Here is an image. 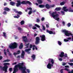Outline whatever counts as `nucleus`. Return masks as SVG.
<instances>
[{"label":"nucleus","mask_w":73,"mask_h":73,"mask_svg":"<svg viewBox=\"0 0 73 73\" xmlns=\"http://www.w3.org/2000/svg\"><path fill=\"white\" fill-rule=\"evenodd\" d=\"M47 62L48 63L47 65V68L49 69H51L52 67L53 66V64L54 62V61L53 59H49L47 60Z\"/></svg>","instance_id":"f03ea898"},{"label":"nucleus","mask_w":73,"mask_h":73,"mask_svg":"<svg viewBox=\"0 0 73 73\" xmlns=\"http://www.w3.org/2000/svg\"><path fill=\"white\" fill-rule=\"evenodd\" d=\"M13 54L14 55V56H16V55H17V54H17V53L14 52V53Z\"/></svg>","instance_id":"5fc2aeb1"},{"label":"nucleus","mask_w":73,"mask_h":73,"mask_svg":"<svg viewBox=\"0 0 73 73\" xmlns=\"http://www.w3.org/2000/svg\"><path fill=\"white\" fill-rule=\"evenodd\" d=\"M10 61V60L9 59H7L3 61V62H9V61Z\"/></svg>","instance_id":"c756f323"},{"label":"nucleus","mask_w":73,"mask_h":73,"mask_svg":"<svg viewBox=\"0 0 73 73\" xmlns=\"http://www.w3.org/2000/svg\"><path fill=\"white\" fill-rule=\"evenodd\" d=\"M33 45L32 44H30L29 46L30 48L26 49L25 50V51L26 52H28V53L29 54H30V52H29V51H30V50H31V48H32V46L33 47Z\"/></svg>","instance_id":"1a4fd4ad"},{"label":"nucleus","mask_w":73,"mask_h":73,"mask_svg":"<svg viewBox=\"0 0 73 73\" xmlns=\"http://www.w3.org/2000/svg\"><path fill=\"white\" fill-rule=\"evenodd\" d=\"M39 7L40 8H44V7H45V5H40Z\"/></svg>","instance_id":"393cba45"},{"label":"nucleus","mask_w":73,"mask_h":73,"mask_svg":"<svg viewBox=\"0 0 73 73\" xmlns=\"http://www.w3.org/2000/svg\"><path fill=\"white\" fill-rule=\"evenodd\" d=\"M67 64V63L63 62L62 63V65L64 66V65H66Z\"/></svg>","instance_id":"ea45409f"},{"label":"nucleus","mask_w":73,"mask_h":73,"mask_svg":"<svg viewBox=\"0 0 73 73\" xmlns=\"http://www.w3.org/2000/svg\"><path fill=\"white\" fill-rule=\"evenodd\" d=\"M33 47H35V49H36V50H37V47H36V46H35V45H33Z\"/></svg>","instance_id":"a18cd8bd"},{"label":"nucleus","mask_w":73,"mask_h":73,"mask_svg":"<svg viewBox=\"0 0 73 73\" xmlns=\"http://www.w3.org/2000/svg\"><path fill=\"white\" fill-rule=\"evenodd\" d=\"M37 29V28L35 27H33V29Z\"/></svg>","instance_id":"3c124183"},{"label":"nucleus","mask_w":73,"mask_h":73,"mask_svg":"<svg viewBox=\"0 0 73 73\" xmlns=\"http://www.w3.org/2000/svg\"><path fill=\"white\" fill-rule=\"evenodd\" d=\"M64 70H66L67 72H68V73H73V70H72L71 71H70V69H68L66 68L64 69Z\"/></svg>","instance_id":"9d476101"},{"label":"nucleus","mask_w":73,"mask_h":73,"mask_svg":"<svg viewBox=\"0 0 73 73\" xmlns=\"http://www.w3.org/2000/svg\"><path fill=\"white\" fill-rule=\"evenodd\" d=\"M14 11H15V12L17 14V16H14V18H17V19H19V17H20V15H21L22 14V12L21 11H18L15 9H13Z\"/></svg>","instance_id":"6e6552de"},{"label":"nucleus","mask_w":73,"mask_h":73,"mask_svg":"<svg viewBox=\"0 0 73 73\" xmlns=\"http://www.w3.org/2000/svg\"><path fill=\"white\" fill-rule=\"evenodd\" d=\"M17 64V62H15V63H13L12 64V65H16Z\"/></svg>","instance_id":"bf43d9fd"},{"label":"nucleus","mask_w":73,"mask_h":73,"mask_svg":"<svg viewBox=\"0 0 73 73\" xmlns=\"http://www.w3.org/2000/svg\"><path fill=\"white\" fill-rule=\"evenodd\" d=\"M26 71L28 73H30V72H31V71H30V70L28 69H26Z\"/></svg>","instance_id":"f704fd0d"},{"label":"nucleus","mask_w":73,"mask_h":73,"mask_svg":"<svg viewBox=\"0 0 73 73\" xmlns=\"http://www.w3.org/2000/svg\"><path fill=\"white\" fill-rule=\"evenodd\" d=\"M35 47H33V50H35Z\"/></svg>","instance_id":"774afa93"},{"label":"nucleus","mask_w":73,"mask_h":73,"mask_svg":"<svg viewBox=\"0 0 73 73\" xmlns=\"http://www.w3.org/2000/svg\"><path fill=\"white\" fill-rule=\"evenodd\" d=\"M64 4H65L64 2H62L60 3V5H64Z\"/></svg>","instance_id":"a19ab883"},{"label":"nucleus","mask_w":73,"mask_h":73,"mask_svg":"<svg viewBox=\"0 0 73 73\" xmlns=\"http://www.w3.org/2000/svg\"><path fill=\"white\" fill-rule=\"evenodd\" d=\"M67 39H64V41L65 42H67L69 41V40H71L72 39V38L71 37H68L67 38Z\"/></svg>","instance_id":"6ab92c4d"},{"label":"nucleus","mask_w":73,"mask_h":73,"mask_svg":"<svg viewBox=\"0 0 73 73\" xmlns=\"http://www.w3.org/2000/svg\"><path fill=\"white\" fill-rule=\"evenodd\" d=\"M7 53H8V54L9 56H11V54L9 52V50L8 49H7Z\"/></svg>","instance_id":"bb28decb"},{"label":"nucleus","mask_w":73,"mask_h":73,"mask_svg":"<svg viewBox=\"0 0 73 73\" xmlns=\"http://www.w3.org/2000/svg\"><path fill=\"white\" fill-rule=\"evenodd\" d=\"M17 46V43L14 42L11 43L9 45V48L11 49H13L16 48Z\"/></svg>","instance_id":"39448f33"},{"label":"nucleus","mask_w":73,"mask_h":73,"mask_svg":"<svg viewBox=\"0 0 73 73\" xmlns=\"http://www.w3.org/2000/svg\"><path fill=\"white\" fill-rule=\"evenodd\" d=\"M4 10L6 11H10V9L8 7H5L4 9Z\"/></svg>","instance_id":"aec40b11"},{"label":"nucleus","mask_w":73,"mask_h":73,"mask_svg":"<svg viewBox=\"0 0 73 73\" xmlns=\"http://www.w3.org/2000/svg\"><path fill=\"white\" fill-rule=\"evenodd\" d=\"M49 24L46 25V27L47 28H49Z\"/></svg>","instance_id":"6e6d98bb"},{"label":"nucleus","mask_w":73,"mask_h":73,"mask_svg":"<svg viewBox=\"0 0 73 73\" xmlns=\"http://www.w3.org/2000/svg\"><path fill=\"white\" fill-rule=\"evenodd\" d=\"M3 65L5 66L3 68L2 67L0 66V69H1V68H3V70L5 71V72H7V68H8V66L6 65H10V64H9V63H4Z\"/></svg>","instance_id":"0eeeda50"},{"label":"nucleus","mask_w":73,"mask_h":73,"mask_svg":"<svg viewBox=\"0 0 73 73\" xmlns=\"http://www.w3.org/2000/svg\"><path fill=\"white\" fill-rule=\"evenodd\" d=\"M54 5H52L51 6H49V5L48 4L46 5V7L47 9H49L51 7H54Z\"/></svg>","instance_id":"9b49d317"},{"label":"nucleus","mask_w":73,"mask_h":73,"mask_svg":"<svg viewBox=\"0 0 73 73\" xmlns=\"http://www.w3.org/2000/svg\"><path fill=\"white\" fill-rule=\"evenodd\" d=\"M68 64L70 66H73V63H68Z\"/></svg>","instance_id":"c9c22d12"},{"label":"nucleus","mask_w":73,"mask_h":73,"mask_svg":"<svg viewBox=\"0 0 73 73\" xmlns=\"http://www.w3.org/2000/svg\"><path fill=\"white\" fill-rule=\"evenodd\" d=\"M27 9L28 10H32V9L31 7L28 8Z\"/></svg>","instance_id":"8fccbe9b"},{"label":"nucleus","mask_w":73,"mask_h":73,"mask_svg":"<svg viewBox=\"0 0 73 73\" xmlns=\"http://www.w3.org/2000/svg\"><path fill=\"white\" fill-rule=\"evenodd\" d=\"M35 26L36 27H37L38 28H40V26L38 25H37V24H35Z\"/></svg>","instance_id":"e433bc0d"},{"label":"nucleus","mask_w":73,"mask_h":73,"mask_svg":"<svg viewBox=\"0 0 73 73\" xmlns=\"http://www.w3.org/2000/svg\"><path fill=\"white\" fill-rule=\"evenodd\" d=\"M46 32L47 33H48L49 34L51 35L53 34V35H55V33L54 32H53L52 31H49L48 30H46Z\"/></svg>","instance_id":"4468645a"},{"label":"nucleus","mask_w":73,"mask_h":73,"mask_svg":"<svg viewBox=\"0 0 73 73\" xmlns=\"http://www.w3.org/2000/svg\"><path fill=\"white\" fill-rule=\"evenodd\" d=\"M29 43H28L26 44L25 45V46L26 47V48H29Z\"/></svg>","instance_id":"473e14b6"},{"label":"nucleus","mask_w":73,"mask_h":73,"mask_svg":"<svg viewBox=\"0 0 73 73\" xmlns=\"http://www.w3.org/2000/svg\"><path fill=\"white\" fill-rule=\"evenodd\" d=\"M47 1H48V2H50V3L51 2V1L50 0H47Z\"/></svg>","instance_id":"338daca9"},{"label":"nucleus","mask_w":73,"mask_h":73,"mask_svg":"<svg viewBox=\"0 0 73 73\" xmlns=\"http://www.w3.org/2000/svg\"><path fill=\"white\" fill-rule=\"evenodd\" d=\"M41 37V41H44L45 40V36L44 35H42L40 36Z\"/></svg>","instance_id":"f8f14e48"},{"label":"nucleus","mask_w":73,"mask_h":73,"mask_svg":"<svg viewBox=\"0 0 73 73\" xmlns=\"http://www.w3.org/2000/svg\"><path fill=\"white\" fill-rule=\"evenodd\" d=\"M37 1L38 4H42V0H37Z\"/></svg>","instance_id":"412c9836"},{"label":"nucleus","mask_w":73,"mask_h":73,"mask_svg":"<svg viewBox=\"0 0 73 73\" xmlns=\"http://www.w3.org/2000/svg\"><path fill=\"white\" fill-rule=\"evenodd\" d=\"M3 15H7V12L5 11H4L3 13Z\"/></svg>","instance_id":"37998d69"},{"label":"nucleus","mask_w":73,"mask_h":73,"mask_svg":"<svg viewBox=\"0 0 73 73\" xmlns=\"http://www.w3.org/2000/svg\"><path fill=\"white\" fill-rule=\"evenodd\" d=\"M10 4L11 5H15V2L11 1L10 3Z\"/></svg>","instance_id":"a878e982"},{"label":"nucleus","mask_w":73,"mask_h":73,"mask_svg":"<svg viewBox=\"0 0 73 73\" xmlns=\"http://www.w3.org/2000/svg\"><path fill=\"white\" fill-rule=\"evenodd\" d=\"M31 57L33 60H35L36 58V55L35 54H33L31 56Z\"/></svg>","instance_id":"5701e85b"},{"label":"nucleus","mask_w":73,"mask_h":73,"mask_svg":"<svg viewBox=\"0 0 73 73\" xmlns=\"http://www.w3.org/2000/svg\"><path fill=\"white\" fill-rule=\"evenodd\" d=\"M63 70H64V69H62L60 71V72H61V73H63Z\"/></svg>","instance_id":"603ef678"},{"label":"nucleus","mask_w":73,"mask_h":73,"mask_svg":"<svg viewBox=\"0 0 73 73\" xmlns=\"http://www.w3.org/2000/svg\"><path fill=\"white\" fill-rule=\"evenodd\" d=\"M62 9L65 11V12H67V11H68V9H67V7H63L62 8Z\"/></svg>","instance_id":"f3484780"},{"label":"nucleus","mask_w":73,"mask_h":73,"mask_svg":"<svg viewBox=\"0 0 73 73\" xmlns=\"http://www.w3.org/2000/svg\"><path fill=\"white\" fill-rule=\"evenodd\" d=\"M7 3H4V6H5V5H7Z\"/></svg>","instance_id":"0e129e2a"},{"label":"nucleus","mask_w":73,"mask_h":73,"mask_svg":"<svg viewBox=\"0 0 73 73\" xmlns=\"http://www.w3.org/2000/svg\"><path fill=\"white\" fill-rule=\"evenodd\" d=\"M39 41H40V38L38 37H36V44H38L39 43Z\"/></svg>","instance_id":"2eb2a0df"},{"label":"nucleus","mask_w":73,"mask_h":73,"mask_svg":"<svg viewBox=\"0 0 73 73\" xmlns=\"http://www.w3.org/2000/svg\"><path fill=\"white\" fill-rule=\"evenodd\" d=\"M17 7L20 6L21 4H29V5H31V4H32L31 3L28 1H23L21 2L20 1H17Z\"/></svg>","instance_id":"20e7f679"},{"label":"nucleus","mask_w":73,"mask_h":73,"mask_svg":"<svg viewBox=\"0 0 73 73\" xmlns=\"http://www.w3.org/2000/svg\"><path fill=\"white\" fill-rule=\"evenodd\" d=\"M24 63H19L17 65H16L15 66V68H14V71L13 73H16L18 71V67L22 72L23 73H27V72H25L26 69V67L23 66Z\"/></svg>","instance_id":"f257e3e1"},{"label":"nucleus","mask_w":73,"mask_h":73,"mask_svg":"<svg viewBox=\"0 0 73 73\" xmlns=\"http://www.w3.org/2000/svg\"><path fill=\"white\" fill-rule=\"evenodd\" d=\"M40 21V19L38 18L36 19V22H37V23H39Z\"/></svg>","instance_id":"4c0bfd02"},{"label":"nucleus","mask_w":73,"mask_h":73,"mask_svg":"<svg viewBox=\"0 0 73 73\" xmlns=\"http://www.w3.org/2000/svg\"><path fill=\"white\" fill-rule=\"evenodd\" d=\"M21 25H23V24H24V21H21Z\"/></svg>","instance_id":"c85d7f7f"},{"label":"nucleus","mask_w":73,"mask_h":73,"mask_svg":"<svg viewBox=\"0 0 73 73\" xmlns=\"http://www.w3.org/2000/svg\"><path fill=\"white\" fill-rule=\"evenodd\" d=\"M62 32H64V34L66 36H72V41H73V34L72 33V32H71L68 31V30H62Z\"/></svg>","instance_id":"7ed1b4c3"},{"label":"nucleus","mask_w":73,"mask_h":73,"mask_svg":"<svg viewBox=\"0 0 73 73\" xmlns=\"http://www.w3.org/2000/svg\"><path fill=\"white\" fill-rule=\"evenodd\" d=\"M51 16L53 17V19H55L56 20L59 21H60V18L58 17L59 15L58 14H56V13H52L51 14Z\"/></svg>","instance_id":"423d86ee"},{"label":"nucleus","mask_w":73,"mask_h":73,"mask_svg":"<svg viewBox=\"0 0 73 73\" xmlns=\"http://www.w3.org/2000/svg\"><path fill=\"white\" fill-rule=\"evenodd\" d=\"M42 26L43 31H45V26H44L43 25H42Z\"/></svg>","instance_id":"2f4dec72"},{"label":"nucleus","mask_w":73,"mask_h":73,"mask_svg":"<svg viewBox=\"0 0 73 73\" xmlns=\"http://www.w3.org/2000/svg\"><path fill=\"white\" fill-rule=\"evenodd\" d=\"M61 8H57L55 9V11H60Z\"/></svg>","instance_id":"cd10ccee"},{"label":"nucleus","mask_w":73,"mask_h":73,"mask_svg":"<svg viewBox=\"0 0 73 73\" xmlns=\"http://www.w3.org/2000/svg\"><path fill=\"white\" fill-rule=\"evenodd\" d=\"M5 51H6V50H5V49L4 50V53L6 55H7V53H6V52H5Z\"/></svg>","instance_id":"09e8293b"},{"label":"nucleus","mask_w":73,"mask_h":73,"mask_svg":"<svg viewBox=\"0 0 73 73\" xmlns=\"http://www.w3.org/2000/svg\"><path fill=\"white\" fill-rule=\"evenodd\" d=\"M65 68H69V67L68 66H65Z\"/></svg>","instance_id":"e2e57ef3"},{"label":"nucleus","mask_w":73,"mask_h":73,"mask_svg":"<svg viewBox=\"0 0 73 73\" xmlns=\"http://www.w3.org/2000/svg\"><path fill=\"white\" fill-rule=\"evenodd\" d=\"M58 60H59V61H62V58H60V57H58Z\"/></svg>","instance_id":"79ce46f5"},{"label":"nucleus","mask_w":73,"mask_h":73,"mask_svg":"<svg viewBox=\"0 0 73 73\" xmlns=\"http://www.w3.org/2000/svg\"><path fill=\"white\" fill-rule=\"evenodd\" d=\"M44 19L45 18H44V17H42L41 19V20L42 21H44Z\"/></svg>","instance_id":"13d9d810"},{"label":"nucleus","mask_w":73,"mask_h":73,"mask_svg":"<svg viewBox=\"0 0 73 73\" xmlns=\"http://www.w3.org/2000/svg\"><path fill=\"white\" fill-rule=\"evenodd\" d=\"M20 53H21V51H20V50H19L18 51H17V53L18 54H20Z\"/></svg>","instance_id":"49530a36"},{"label":"nucleus","mask_w":73,"mask_h":73,"mask_svg":"<svg viewBox=\"0 0 73 73\" xmlns=\"http://www.w3.org/2000/svg\"><path fill=\"white\" fill-rule=\"evenodd\" d=\"M32 13V11H30L29 12L28 14L29 15H31V13Z\"/></svg>","instance_id":"c03bdc74"},{"label":"nucleus","mask_w":73,"mask_h":73,"mask_svg":"<svg viewBox=\"0 0 73 73\" xmlns=\"http://www.w3.org/2000/svg\"><path fill=\"white\" fill-rule=\"evenodd\" d=\"M3 58V57L2 56H0V60H1Z\"/></svg>","instance_id":"69168bd1"},{"label":"nucleus","mask_w":73,"mask_h":73,"mask_svg":"<svg viewBox=\"0 0 73 73\" xmlns=\"http://www.w3.org/2000/svg\"><path fill=\"white\" fill-rule=\"evenodd\" d=\"M3 37H4L5 38H7V35L5 33L3 32Z\"/></svg>","instance_id":"b1692460"},{"label":"nucleus","mask_w":73,"mask_h":73,"mask_svg":"<svg viewBox=\"0 0 73 73\" xmlns=\"http://www.w3.org/2000/svg\"><path fill=\"white\" fill-rule=\"evenodd\" d=\"M25 54V52L24 51H22V54L21 56V58H24V54Z\"/></svg>","instance_id":"a211bd4d"},{"label":"nucleus","mask_w":73,"mask_h":73,"mask_svg":"<svg viewBox=\"0 0 73 73\" xmlns=\"http://www.w3.org/2000/svg\"><path fill=\"white\" fill-rule=\"evenodd\" d=\"M61 13L62 15H64V11H61Z\"/></svg>","instance_id":"4d7b16f0"},{"label":"nucleus","mask_w":73,"mask_h":73,"mask_svg":"<svg viewBox=\"0 0 73 73\" xmlns=\"http://www.w3.org/2000/svg\"><path fill=\"white\" fill-rule=\"evenodd\" d=\"M62 24L63 25H65V23L63 21L62 22Z\"/></svg>","instance_id":"680f3d73"},{"label":"nucleus","mask_w":73,"mask_h":73,"mask_svg":"<svg viewBox=\"0 0 73 73\" xmlns=\"http://www.w3.org/2000/svg\"><path fill=\"white\" fill-rule=\"evenodd\" d=\"M63 57H64V52H61L60 54L59 55V57H61L62 58Z\"/></svg>","instance_id":"ddd939ff"},{"label":"nucleus","mask_w":73,"mask_h":73,"mask_svg":"<svg viewBox=\"0 0 73 73\" xmlns=\"http://www.w3.org/2000/svg\"><path fill=\"white\" fill-rule=\"evenodd\" d=\"M68 11L69 12H73V10L71 8H70L69 9V10H68Z\"/></svg>","instance_id":"7c9ffc66"},{"label":"nucleus","mask_w":73,"mask_h":73,"mask_svg":"<svg viewBox=\"0 0 73 73\" xmlns=\"http://www.w3.org/2000/svg\"><path fill=\"white\" fill-rule=\"evenodd\" d=\"M70 25H71V24H70V23H68L67 24V26H68V27H70Z\"/></svg>","instance_id":"58836bf2"},{"label":"nucleus","mask_w":73,"mask_h":73,"mask_svg":"<svg viewBox=\"0 0 73 73\" xmlns=\"http://www.w3.org/2000/svg\"><path fill=\"white\" fill-rule=\"evenodd\" d=\"M9 70L10 72H12V68H10L9 69Z\"/></svg>","instance_id":"864d4df0"},{"label":"nucleus","mask_w":73,"mask_h":73,"mask_svg":"<svg viewBox=\"0 0 73 73\" xmlns=\"http://www.w3.org/2000/svg\"><path fill=\"white\" fill-rule=\"evenodd\" d=\"M18 29L19 31H22V29L20 27H19L18 28Z\"/></svg>","instance_id":"de8ad7c7"},{"label":"nucleus","mask_w":73,"mask_h":73,"mask_svg":"<svg viewBox=\"0 0 73 73\" xmlns=\"http://www.w3.org/2000/svg\"><path fill=\"white\" fill-rule=\"evenodd\" d=\"M22 38L23 41H24L25 42H27V37H26V36H23L22 37Z\"/></svg>","instance_id":"dca6fc26"},{"label":"nucleus","mask_w":73,"mask_h":73,"mask_svg":"<svg viewBox=\"0 0 73 73\" xmlns=\"http://www.w3.org/2000/svg\"><path fill=\"white\" fill-rule=\"evenodd\" d=\"M23 43H21L20 44V45L19 46V49H22L23 48Z\"/></svg>","instance_id":"4be33fe9"},{"label":"nucleus","mask_w":73,"mask_h":73,"mask_svg":"<svg viewBox=\"0 0 73 73\" xmlns=\"http://www.w3.org/2000/svg\"><path fill=\"white\" fill-rule=\"evenodd\" d=\"M64 57H68V56L67 55V54H66L64 55Z\"/></svg>","instance_id":"052dcab7"},{"label":"nucleus","mask_w":73,"mask_h":73,"mask_svg":"<svg viewBox=\"0 0 73 73\" xmlns=\"http://www.w3.org/2000/svg\"><path fill=\"white\" fill-rule=\"evenodd\" d=\"M58 43L59 45H61V44H62V43H61V42L60 41H58Z\"/></svg>","instance_id":"72a5a7b5"}]
</instances>
